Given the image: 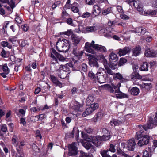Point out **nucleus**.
<instances>
[{
    "label": "nucleus",
    "mask_w": 157,
    "mask_h": 157,
    "mask_svg": "<svg viewBox=\"0 0 157 157\" xmlns=\"http://www.w3.org/2000/svg\"><path fill=\"white\" fill-rule=\"evenodd\" d=\"M70 45L69 41L64 39H59L56 44L57 49L60 52H67L69 48Z\"/></svg>",
    "instance_id": "obj_1"
},
{
    "label": "nucleus",
    "mask_w": 157,
    "mask_h": 157,
    "mask_svg": "<svg viewBox=\"0 0 157 157\" xmlns=\"http://www.w3.org/2000/svg\"><path fill=\"white\" fill-rule=\"evenodd\" d=\"M50 57L52 58L51 61H54L55 62H57V59L61 61H64L66 58L57 52L54 48H52L50 50Z\"/></svg>",
    "instance_id": "obj_2"
},
{
    "label": "nucleus",
    "mask_w": 157,
    "mask_h": 157,
    "mask_svg": "<svg viewBox=\"0 0 157 157\" xmlns=\"http://www.w3.org/2000/svg\"><path fill=\"white\" fill-rule=\"evenodd\" d=\"M121 86V83L119 82L117 84L111 83L110 84H105L103 86L106 88L110 93L115 94L117 93L116 91L119 90Z\"/></svg>",
    "instance_id": "obj_3"
},
{
    "label": "nucleus",
    "mask_w": 157,
    "mask_h": 157,
    "mask_svg": "<svg viewBox=\"0 0 157 157\" xmlns=\"http://www.w3.org/2000/svg\"><path fill=\"white\" fill-rule=\"evenodd\" d=\"M157 125V118H149L148 121H147L146 124L143 125H139L140 128L141 126L142 127L145 131L150 129H152L155 125Z\"/></svg>",
    "instance_id": "obj_4"
},
{
    "label": "nucleus",
    "mask_w": 157,
    "mask_h": 157,
    "mask_svg": "<svg viewBox=\"0 0 157 157\" xmlns=\"http://www.w3.org/2000/svg\"><path fill=\"white\" fill-rule=\"evenodd\" d=\"M104 70L102 68H100L96 74L98 82L100 83L105 82L108 78V75L106 73L105 74H104L101 71V70L103 71Z\"/></svg>",
    "instance_id": "obj_5"
},
{
    "label": "nucleus",
    "mask_w": 157,
    "mask_h": 157,
    "mask_svg": "<svg viewBox=\"0 0 157 157\" xmlns=\"http://www.w3.org/2000/svg\"><path fill=\"white\" fill-rule=\"evenodd\" d=\"M83 105L80 104L79 102H76L75 103V105L72 107V109L73 110H75V112H73L72 113H71V115H72L73 116L71 117H73V118L78 117L79 115V113L77 111H82V109H81Z\"/></svg>",
    "instance_id": "obj_6"
},
{
    "label": "nucleus",
    "mask_w": 157,
    "mask_h": 157,
    "mask_svg": "<svg viewBox=\"0 0 157 157\" xmlns=\"http://www.w3.org/2000/svg\"><path fill=\"white\" fill-rule=\"evenodd\" d=\"M89 57L88 58L89 60V64L91 67H93L96 68L99 67V65L98 63V59L96 56L91 54H89L88 55Z\"/></svg>",
    "instance_id": "obj_7"
},
{
    "label": "nucleus",
    "mask_w": 157,
    "mask_h": 157,
    "mask_svg": "<svg viewBox=\"0 0 157 157\" xmlns=\"http://www.w3.org/2000/svg\"><path fill=\"white\" fill-rule=\"evenodd\" d=\"M76 142H73L68 146L69 156H74L77 154V148L76 147Z\"/></svg>",
    "instance_id": "obj_8"
},
{
    "label": "nucleus",
    "mask_w": 157,
    "mask_h": 157,
    "mask_svg": "<svg viewBox=\"0 0 157 157\" xmlns=\"http://www.w3.org/2000/svg\"><path fill=\"white\" fill-rule=\"evenodd\" d=\"M135 0H126L129 4L132 2H133V6L134 7L137 9V10L141 13H143L144 9L142 3L139 0H137L134 1Z\"/></svg>",
    "instance_id": "obj_9"
},
{
    "label": "nucleus",
    "mask_w": 157,
    "mask_h": 157,
    "mask_svg": "<svg viewBox=\"0 0 157 157\" xmlns=\"http://www.w3.org/2000/svg\"><path fill=\"white\" fill-rule=\"evenodd\" d=\"M93 142L86 141L83 143V146L87 150H90V152L94 153L96 151V147L92 145Z\"/></svg>",
    "instance_id": "obj_10"
},
{
    "label": "nucleus",
    "mask_w": 157,
    "mask_h": 157,
    "mask_svg": "<svg viewBox=\"0 0 157 157\" xmlns=\"http://www.w3.org/2000/svg\"><path fill=\"white\" fill-rule=\"evenodd\" d=\"M149 139L150 137L148 135H144L142 139L138 141L137 144L140 147L146 145L149 143Z\"/></svg>",
    "instance_id": "obj_11"
},
{
    "label": "nucleus",
    "mask_w": 157,
    "mask_h": 157,
    "mask_svg": "<svg viewBox=\"0 0 157 157\" xmlns=\"http://www.w3.org/2000/svg\"><path fill=\"white\" fill-rule=\"evenodd\" d=\"M94 43V41L93 40L92 41L91 43L89 42L86 43L85 46L86 51L87 52L94 54L95 52L92 48H93L94 45L96 44Z\"/></svg>",
    "instance_id": "obj_12"
},
{
    "label": "nucleus",
    "mask_w": 157,
    "mask_h": 157,
    "mask_svg": "<svg viewBox=\"0 0 157 157\" xmlns=\"http://www.w3.org/2000/svg\"><path fill=\"white\" fill-rule=\"evenodd\" d=\"M84 52L83 51H80L79 49H78L75 47L73 48V54L78 59H80L82 56Z\"/></svg>",
    "instance_id": "obj_13"
},
{
    "label": "nucleus",
    "mask_w": 157,
    "mask_h": 157,
    "mask_svg": "<svg viewBox=\"0 0 157 157\" xmlns=\"http://www.w3.org/2000/svg\"><path fill=\"white\" fill-rule=\"evenodd\" d=\"M136 143L134 139H130L128 141V144L127 147L128 150L133 151Z\"/></svg>",
    "instance_id": "obj_14"
},
{
    "label": "nucleus",
    "mask_w": 157,
    "mask_h": 157,
    "mask_svg": "<svg viewBox=\"0 0 157 157\" xmlns=\"http://www.w3.org/2000/svg\"><path fill=\"white\" fill-rule=\"evenodd\" d=\"M118 54L120 56H124L129 52L130 51V49L128 47H125L123 49H119Z\"/></svg>",
    "instance_id": "obj_15"
},
{
    "label": "nucleus",
    "mask_w": 157,
    "mask_h": 157,
    "mask_svg": "<svg viewBox=\"0 0 157 157\" xmlns=\"http://www.w3.org/2000/svg\"><path fill=\"white\" fill-rule=\"evenodd\" d=\"M50 78L52 82L55 84L56 86L60 87H63L62 84L58 80L57 77L54 75H50Z\"/></svg>",
    "instance_id": "obj_16"
},
{
    "label": "nucleus",
    "mask_w": 157,
    "mask_h": 157,
    "mask_svg": "<svg viewBox=\"0 0 157 157\" xmlns=\"http://www.w3.org/2000/svg\"><path fill=\"white\" fill-rule=\"evenodd\" d=\"M157 54L156 52L153 50L148 49L146 50L145 52V56L147 57H154Z\"/></svg>",
    "instance_id": "obj_17"
},
{
    "label": "nucleus",
    "mask_w": 157,
    "mask_h": 157,
    "mask_svg": "<svg viewBox=\"0 0 157 157\" xmlns=\"http://www.w3.org/2000/svg\"><path fill=\"white\" fill-rule=\"evenodd\" d=\"M71 37L73 44L76 47V46L79 43L81 39L79 36H77L75 34H72Z\"/></svg>",
    "instance_id": "obj_18"
},
{
    "label": "nucleus",
    "mask_w": 157,
    "mask_h": 157,
    "mask_svg": "<svg viewBox=\"0 0 157 157\" xmlns=\"http://www.w3.org/2000/svg\"><path fill=\"white\" fill-rule=\"evenodd\" d=\"M93 48L97 51L102 53L106 51V49L105 46L97 44H96L95 45H94Z\"/></svg>",
    "instance_id": "obj_19"
},
{
    "label": "nucleus",
    "mask_w": 157,
    "mask_h": 157,
    "mask_svg": "<svg viewBox=\"0 0 157 157\" xmlns=\"http://www.w3.org/2000/svg\"><path fill=\"white\" fill-rule=\"evenodd\" d=\"M101 11V8L100 7L97 5H95L93 6L92 14L94 17H96L100 14Z\"/></svg>",
    "instance_id": "obj_20"
},
{
    "label": "nucleus",
    "mask_w": 157,
    "mask_h": 157,
    "mask_svg": "<svg viewBox=\"0 0 157 157\" xmlns=\"http://www.w3.org/2000/svg\"><path fill=\"white\" fill-rule=\"evenodd\" d=\"M132 32L135 33H140L141 35H143L145 33H148L146 31V29L142 27H138L136 28L135 30L132 31Z\"/></svg>",
    "instance_id": "obj_21"
},
{
    "label": "nucleus",
    "mask_w": 157,
    "mask_h": 157,
    "mask_svg": "<svg viewBox=\"0 0 157 157\" xmlns=\"http://www.w3.org/2000/svg\"><path fill=\"white\" fill-rule=\"evenodd\" d=\"M117 93H116V97L117 98L121 99L124 98H128V94L122 93L120 91L119 89L118 91H116Z\"/></svg>",
    "instance_id": "obj_22"
},
{
    "label": "nucleus",
    "mask_w": 157,
    "mask_h": 157,
    "mask_svg": "<svg viewBox=\"0 0 157 157\" xmlns=\"http://www.w3.org/2000/svg\"><path fill=\"white\" fill-rule=\"evenodd\" d=\"M141 52V48L139 46L136 47L132 49V55L135 56H138Z\"/></svg>",
    "instance_id": "obj_23"
},
{
    "label": "nucleus",
    "mask_w": 157,
    "mask_h": 157,
    "mask_svg": "<svg viewBox=\"0 0 157 157\" xmlns=\"http://www.w3.org/2000/svg\"><path fill=\"white\" fill-rule=\"evenodd\" d=\"M50 63L51 64L50 69L52 71L54 72L59 70V65L57 63L56 64H55L56 62H55L54 61H51ZM57 63H58V62Z\"/></svg>",
    "instance_id": "obj_24"
},
{
    "label": "nucleus",
    "mask_w": 157,
    "mask_h": 157,
    "mask_svg": "<svg viewBox=\"0 0 157 157\" xmlns=\"http://www.w3.org/2000/svg\"><path fill=\"white\" fill-rule=\"evenodd\" d=\"M69 66L71 67L72 65L70 63H67L65 65L63 66L62 67V69H61L62 70H63V71L67 73L69 75L71 72Z\"/></svg>",
    "instance_id": "obj_25"
},
{
    "label": "nucleus",
    "mask_w": 157,
    "mask_h": 157,
    "mask_svg": "<svg viewBox=\"0 0 157 157\" xmlns=\"http://www.w3.org/2000/svg\"><path fill=\"white\" fill-rule=\"evenodd\" d=\"M0 1L3 3H8L12 9L15 7V2L13 0H10V2L9 0H0Z\"/></svg>",
    "instance_id": "obj_26"
},
{
    "label": "nucleus",
    "mask_w": 157,
    "mask_h": 157,
    "mask_svg": "<svg viewBox=\"0 0 157 157\" xmlns=\"http://www.w3.org/2000/svg\"><path fill=\"white\" fill-rule=\"evenodd\" d=\"M142 77L138 73L134 72L130 75V78L133 80H136L137 79H141Z\"/></svg>",
    "instance_id": "obj_27"
},
{
    "label": "nucleus",
    "mask_w": 157,
    "mask_h": 157,
    "mask_svg": "<svg viewBox=\"0 0 157 157\" xmlns=\"http://www.w3.org/2000/svg\"><path fill=\"white\" fill-rule=\"evenodd\" d=\"M58 76L60 78L64 79L68 77L69 75L63 70H59L57 73Z\"/></svg>",
    "instance_id": "obj_28"
},
{
    "label": "nucleus",
    "mask_w": 157,
    "mask_h": 157,
    "mask_svg": "<svg viewBox=\"0 0 157 157\" xmlns=\"http://www.w3.org/2000/svg\"><path fill=\"white\" fill-rule=\"evenodd\" d=\"M102 141L101 139H98L97 136L93 139V144L97 147L99 146L101 144Z\"/></svg>",
    "instance_id": "obj_29"
},
{
    "label": "nucleus",
    "mask_w": 157,
    "mask_h": 157,
    "mask_svg": "<svg viewBox=\"0 0 157 157\" xmlns=\"http://www.w3.org/2000/svg\"><path fill=\"white\" fill-rule=\"evenodd\" d=\"M125 120H124L122 121H119V120L116 119H112L110 122V124L112 126H116L119 125L120 124L124 121Z\"/></svg>",
    "instance_id": "obj_30"
},
{
    "label": "nucleus",
    "mask_w": 157,
    "mask_h": 157,
    "mask_svg": "<svg viewBox=\"0 0 157 157\" xmlns=\"http://www.w3.org/2000/svg\"><path fill=\"white\" fill-rule=\"evenodd\" d=\"M18 141L19 139L18 136L16 135H13L12 139V142L14 146L16 147H18Z\"/></svg>",
    "instance_id": "obj_31"
},
{
    "label": "nucleus",
    "mask_w": 157,
    "mask_h": 157,
    "mask_svg": "<svg viewBox=\"0 0 157 157\" xmlns=\"http://www.w3.org/2000/svg\"><path fill=\"white\" fill-rule=\"evenodd\" d=\"M144 132L142 130H140L139 131L137 132L135 136V139L136 140H138L140 139L144 135L143 133Z\"/></svg>",
    "instance_id": "obj_32"
},
{
    "label": "nucleus",
    "mask_w": 157,
    "mask_h": 157,
    "mask_svg": "<svg viewBox=\"0 0 157 157\" xmlns=\"http://www.w3.org/2000/svg\"><path fill=\"white\" fill-rule=\"evenodd\" d=\"M130 92L131 94L136 96L139 94L140 91L137 87H133L131 89Z\"/></svg>",
    "instance_id": "obj_33"
},
{
    "label": "nucleus",
    "mask_w": 157,
    "mask_h": 157,
    "mask_svg": "<svg viewBox=\"0 0 157 157\" xmlns=\"http://www.w3.org/2000/svg\"><path fill=\"white\" fill-rule=\"evenodd\" d=\"M117 152L118 155H120L124 157H129L128 155L124 153V152L119 147L117 148Z\"/></svg>",
    "instance_id": "obj_34"
},
{
    "label": "nucleus",
    "mask_w": 157,
    "mask_h": 157,
    "mask_svg": "<svg viewBox=\"0 0 157 157\" xmlns=\"http://www.w3.org/2000/svg\"><path fill=\"white\" fill-rule=\"evenodd\" d=\"M110 58L109 60L111 61L115 62L118 59V57L117 55L113 52L110 53L109 55Z\"/></svg>",
    "instance_id": "obj_35"
},
{
    "label": "nucleus",
    "mask_w": 157,
    "mask_h": 157,
    "mask_svg": "<svg viewBox=\"0 0 157 157\" xmlns=\"http://www.w3.org/2000/svg\"><path fill=\"white\" fill-rule=\"evenodd\" d=\"M93 112V109H92L90 107L87 108L82 114L83 117H86V116L92 113Z\"/></svg>",
    "instance_id": "obj_36"
},
{
    "label": "nucleus",
    "mask_w": 157,
    "mask_h": 157,
    "mask_svg": "<svg viewBox=\"0 0 157 157\" xmlns=\"http://www.w3.org/2000/svg\"><path fill=\"white\" fill-rule=\"evenodd\" d=\"M148 64L147 62H143L141 65L140 70L142 71H147L148 70Z\"/></svg>",
    "instance_id": "obj_37"
},
{
    "label": "nucleus",
    "mask_w": 157,
    "mask_h": 157,
    "mask_svg": "<svg viewBox=\"0 0 157 157\" xmlns=\"http://www.w3.org/2000/svg\"><path fill=\"white\" fill-rule=\"evenodd\" d=\"M113 78L120 80V82L121 81L122 82H123L126 81V79L123 77L122 75L119 73H116L113 76Z\"/></svg>",
    "instance_id": "obj_38"
},
{
    "label": "nucleus",
    "mask_w": 157,
    "mask_h": 157,
    "mask_svg": "<svg viewBox=\"0 0 157 157\" xmlns=\"http://www.w3.org/2000/svg\"><path fill=\"white\" fill-rule=\"evenodd\" d=\"M97 27L95 26H88L86 27V31L88 33L94 32L97 30Z\"/></svg>",
    "instance_id": "obj_39"
},
{
    "label": "nucleus",
    "mask_w": 157,
    "mask_h": 157,
    "mask_svg": "<svg viewBox=\"0 0 157 157\" xmlns=\"http://www.w3.org/2000/svg\"><path fill=\"white\" fill-rule=\"evenodd\" d=\"M109 152V151L108 150H103L100 151V154L102 157H111Z\"/></svg>",
    "instance_id": "obj_40"
},
{
    "label": "nucleus",
    "mask_w": 157,
    "mask_h": 157,
    "mask_svg": "<svg viewBox=\"0 0 157 157\" xmlns=\"http://www.w3.org/2000/svg\"><path fill=\"white\" fill-rule=\"evenodd\" d=\"M98 139H101L102 141H106L108 140L110 137V135L104 134L101 136H98Z\"/></svg>",
    "instance_id": "obj_41"
},
{
    "label": "nucleus",
    "mask_w": 157,
    "mask_h": 157,
    "mask_svg": "<svg viewBox=\"0 0 157 157\" xmlns=\"http://www.w3.org/2000/svg\"><path fill=\"white\" fill-rule=\"evenodd\" d=\"M2 70H3V72L6 75L8 74L10 72V70L8 68L7 64L6 63L2 65Z\"/></svg>",
    "instance_id": "obj_42"
},
{
    "label": "nucleus",
    "mask_w": 157,
    "mask_h": 157,
    "mask_svg": "<svg viewBox=\"0 0 157 157\" xmlns=\"http://www.w3.org/2000/svg\"><path fill=\"white\" fill-rule=\"evenodd\" d=\"M100 60L101 61L102 63L104 66V67L107 68L108 66V62L107 60L105 58L104 56H101L100 59Z\"/></svg>",
    "instance_id": "obj_43"
},
{
    "label": "nucleus",
    "mask_w": 157,
    "mask_h": 157,
    "mask_svg": "<svg viewBox=\"0 0 157 157\" xmlns=\"http://www.w3.org/2000/svg\"><path fill=\"white\" fill-rule=\"evenodd\" d=\"M112 12L111 8L109 7L107 9L103 10L102 11V13L104 15H106L109 13H111Z\"/></svg>",
    "instance_id": "obj_44"
},
{
    "label": "nucleus",
    "mask_w": 157,
    "mask_h": 157,
    "mask_svg": "<svg viewBox=\"0 0 157 157\" xmlns=\"http://www.w3.org/2000/svg\"><path fill=\"white\" fill-rule=\"evenodd\" d=\"M1 129L4 134L8 131L7 126L5 124H2L1 127Z\"/></svg>",
    "instance_id": "obj_45"
},
{
    "label": "nucleus",
    "mask_w": 157,
    "mask_h": 157,
    "mask_svg": "<svg viewBox=\"0 0 157 157\" xmlns=\"http://www.w3.org/2000/svg\"><path fill=\"white\" fill-rule=\"evenodd\" d=\"M141 86L143 88L148 90L151 88V84L150 83H143L141 85Z\"/></svg>",
    "instance_id": "obj_46"
},
{
    "label": "nucleus",
    "mask_w": 157,
    "mask_h": 157,
    "mask_svg": "<svg viewBox=\"0 0 157 157\" xmlns=\"http://www.w3.org/2000/svg\"><path fill=\"white\" fill-rule=\"evenodd\" d=\"M127 62V60L124 58H121L120 60L118 65L121 66Z\"/></svg>",
    "instance_id": "obj_47"
},
{
    "label": "nucleus",
    "mask_w": 157,
    "mask_h": 157,
    "mask_svg": "<svg viewBox=\"0 0 157 157\" xmlns=\"http://www.w3.org/2000/svg\"><path fill=\"white\" fill-rule=\"evenodd\" d=\"M67 24L71 26L75 27L76 25L74 23L72 19L70 18L67 19L66 21Z\"/></svg>",
    "instance_id": "obj_48"
},
{
    "label": "nucleus",
    "mask_w": 157,
    "mask_h": 157,
    "mask_svg": "<svg viewBox=\"0 0 157 157\" xmlns=\"http://www.w3.org/2000/svg\"><path fill=\"white\" fill-rule=\"evenodd\" d=\"M17 37L16 36H12L9 37L8 39L9 42H10L13 44H14L17 41L16 39Z\"/></svg>",
    "instance_id": "obj_49"
},
{
    "label": "nucleus",
    "mask_w": 157,
    "mask_h": 157,
    "mask_svg": "<svg viewBox=\"0 0 157 157\" xmlns=\"http://www.w3.org/2000/svg\"><path fill=\"white\" fill-rule=\"evenodd\" d=\"M88 77L92 79H95L96 77L95 74L91 71H89L88 74Z\"/></svg>",
    "instance_id": "obj_50"
},
{
    "label": "nucleus",
    "mask_w": 157,
    "mask_h": 157,
    "mask_svg": "<svg viewBox=\"0 0 157 157\" xmlns=\"http://www.w3.org/2000/svg\"><path fill=\"white\" fill-rule=\"evenodd\" d=\"M99 105L98 103H94L91 105L90 108L93 109V111L98 108Z\"/></svg>",
    "instance_id": "obj_51"
},
{
    "label": "nucleus",
    "mask_w": 157,
    "mask_h": 157,
    "mask_svg": "<svg viewBox=\"0 0 157 157\" xmlns=\"http://www.w3.org/2000/svg\"><path fill=\"white\" fill-rule=\"evenodd\" d=\"M156 10H150L147 11H146L145 12V11L144 12V13H146V14H148L149 15H155L156 14Z\"/></svg>",
    "instance_id": "obj_52"
},
{
    "label": "nucleus",
    "mask_w": 157,
    "mask_h": 157,
    "mask_svg": "<svg viewBox=\"0 0 157 157\" xmlns=\"http://www.w3.org/2000/svg\"><path fill=\"white\" fill-rule=\"evenodd\" d=\"M81 70L83 71L84 72H86L87 70V65L85 63H82L81 66Z\"/></svg>",
    "instance_id": "obj_53"
},
{
    "label": "nucleus",
    "mask_w": 157,
    "mask_h": 157,
    "mask_svg": "<svg viewBox=\"0 0 157 157\" xmlns=\"http://www.w3.org/2000/svg\"><path fill=\"white\" fill-rule=\"evenodd\" d=\"M79 157H89V155L87 153L84 152L83 151H80V154Z\"/></svg>",
    "instance_id": "obj_54"
},
{
    "label": "nucleus",
    "mask_w": 157,
    "mask_h": 157,
    "mask_svg": "<svg viewBox=\"0 0 157 157\" xmlns=\"http://www.w3.org/2000/svg\"><path fill=\"white\" fill-rule=\"evenodd\" d=\"M32 148L33 150L35 152H39L40 149L38 148V147L35 144L32 145Z\"/></svg>",
    "instance_id": "obj_55"
},
{
    "label": "nucleus",
    "mask_w": 157,
    "mask_h": 157,
    "mask_svg": "<svg viewBox=\"0 0 157 157\" xmlns=\"http://www.w3.org/2000/svg\"><path fill=\"white\" fill-rule=\"evenodd\" d=\"M91 13L89 12L84 13L81 16V17L83 18H88L90 16Z\"/></svg>",
    "instance_id": "obj_56"
},
{
    "label": "nucleus",
    "mask_w": 157,
    "mask_h": 157,
    "mask_svg": "<svg viewBox=\"0 0 157 157\" xmlns=\"http://www.w3.org/2000/svg\"><path fill=\"white\" fill-rule=\"evenodd\" d=\"M115 146L112 144H110V148L109 151H110L112 152H114L116 151V149L114 148Z\"/></svg>",
    "instance_id": "obj_57"
},
{
    "label": "nucleus",
    "mask_w": 157,
    "mask_h": 157,
    "mask_svg": "<svg viewBox=\"0 0 157 157\" xmlns=\"http://www.w3.org/2000/svg\"><path fill=\"white\" fill-rule=\"evenodd\" d=\"M105 68L106 70V72L105 71L106 73L107 72L109 74L111 75H113L114 74V73H113V72L111 70V69L108 67L107 68Z\"/></svg>",
    "instance_id": "obj_58"
},
{
    "label": "nucleus",
    "mask_w": 157,
    "mask_h": 157,
    "mask_svg": "<svg viewBox=\"0 0 157 157\" xmlns=\"http://www.w3.org/2000/svg\"><path fill=\"white\" fill-rule=\"evenodd\" d=\"M86 4L89 5H93L95 2V0H86Z\"/></svg>",
    "instance_id": "obj_59"
},
{
    "label": "nucleus",
    "mask_w": 157,
    "mask_h": 157,
    "mask_svg": "<svg viewBox=\"0 0 157 157\" xmlns=\"http://www.w3.org/2000/svg\"><path fill=\"white\" fill-rule=\"evenodd\" d=\"M31 110L33 112L39 111L41 110V107H33L31 109Z\"/></svg>",
    "instance_id": "obj_60"
},
{
    "label": "nucleus",
    "mask_w": 157,
    "mask_h": 157,
    "mask_svg": "<svg viewBox=\"0 0 157 157\" xmlns=\"http://www.w3.org/2000/svg\"><path fill=\"white\" fill-rule=\"evenodd\" d=\"M71 10L74 13H77L79 11V9L77 7L74 6L71 7Z\"/></svg>",
    "instance_id": "obj_61"
},
{
    "label": "nucleus",
    "mask_w": 157,
    "mask_h": 157,
    "mask_svg": "<svg viewBox=\"0 0 157 157\" xmlns=\"http://www.w3.org/2000/svg\"><path fill=\"white\" fill-rule=\"evenodd\" d=\"M96 118H101L105 116L103 113L101 111L96 113Z\"/></svg>",
    "instance_id": "obj_62"
},
{
    "label": "nucleus",
    "mask_w": 157,
    "mask_h": 157,
    "mask_svg": "<svg viewBox=\"0 0 157 157\" xmlns=\"http://www.w3.org/2000/svg\"><path fill=\"white\" fill-rule=\"evenodd\" d=\"M102 132L103 134V135H104V134H106L107 135L108 134L110 135L109 131L107 130L105 128H102Z\"/></svg>",
    "instance_id": "obj_63"
},
{
    "label": "nucleus",
    "mask_w": 157,
    "mask_h": 157,
    "mask_svg": "<svg viewBox=\"0 0 157 157\" xmlns=\"http://www.w3.org/2000/svg\"><path fill=\"white\" fill-rule=\"evenodd\" d=\"M60 4V2L57 1L56 2L54 3L52 6V9L53 10L55 9L57 6Z\"/></svg>",
    "instance_id": "obj_64"
}]
</instances>
